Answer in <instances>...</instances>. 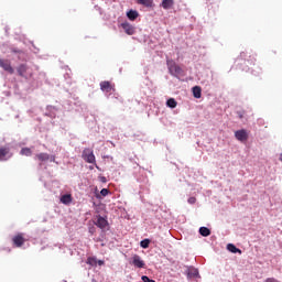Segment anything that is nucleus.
I'll use <instances>...</instances> for the list:
<instances>
[{
    "mask_svg": "<svg viewBox=\"0 0 282 282\" xmlns=\"http://www.w3.org/2000/svg\"><path fill=\"white\" fill-rule=\"evenodd\" d=\"M17 72L19 74V76H21L22 78H32L33 76V72L32 68H30V66H28V64H21L18 66Z\"/></svg>",
    "mask_w": 282,
    "mask_h": 282,
    "instance_id": "f257e3e1",
    "label": "nucleus"
},
{
    "mask_svg": "<svg viewBox=\"0 0 282 282\" xmlns=\"http://www.w3.org/2000/svg\"><path fill=\"white\" fill-rule=\"evenodd\" d=\"M82 158L88 164H96V155H94V150L91 149H88V148L84 149L82 153Z\"/></svg>",
    "mask_w": 282,
    "mask_h": 282,
    "instance_id": "f03ea898",
    "label": "nucleus"
},
{
    "mask_svg": "<svg viewBox=\"0 0 282 282\" xmlns=\"http://www.w3.org/2000/svg\"><path fill=\"white\" fill-rule=\"evenodd\" d=\"M167 69L172 76H180V74H182V67H180L173 59L167 61Z\"/></svg>",
    "mask_w": 282,
    "mask_h": 282,
    "instance_id": "7ed1b4c3",
    "label": "nucleus"
},
{
    "mask_svg": "<svg viewBox=\"0 0 282 282\" xmlns=\"http://www.w3.org/2000/svg\"><path fill=\"white\" fill-rule=\"evenodd\" d=\"M28 240L25 239V234L19 232L12 237V243L14 248H21Z\"/></svg>",
    "mask_w": 282,
    "mask_h": 282,
    "instance_id": "20e7f679",
    "label": "nucleus"
},
{
    "mask_svg": "<svg viewBox=\"0 0 282 282\" xmlns=\"http://www.w3.org/2000/svg\"><path fill=\"white\" fill-rule=\"evenodd\" d=\"M0 67L9 74H14V68L12 67V64L10 63L9 59L0 58Z\"/></svg>",
    "mask_w": 282,
    "mask_h": 282,
    "instance_id": "39448f33",
    "label": "nucleus"
},
{
    "mask_svg": "<svg viewBox=\"0 0 282 282\" xmlns=\"http://www.w3.org/2000/svg\"><path fill=\"white\" fill-rule=\"evenodd\" d=\"M121 28L128 34V36H133V34H135V26L129 22L121 23Z\"/></svg>",
    "mask_w": 282,
    "mask_h": 282,
    "instance_id": "423d86ee",
    "label": "nucleus"
},
{
    "mask_svg": "<svg viewBox=\"0 0 282 282\" xmlns=\"http://www.w3.org/2000/svg\"><path fill=\"white\" fill-rule=\"evenodd\" d=\"M235 138L239 142H247L248 140V131L246 129H241L235 132Z\"/></svg>",
    "mask_w": 282,
    "mask_h": 282,
    "instance_id": "0eeeda50",
    "label": "nucleus"
},
{
    "mask_svg": "<svg viewBox=\"0 0 282 282\" xmlns=\"http://www.w3.org/2000/svg\"><path fill=\"white\" fill-rule=\"evenodd\" d=\"M95 226H97V228H100L102 230L109 226V221H107V219H105V217H102V216H97Z\"/></svg>",
    "mask_w": 282,
    "mask_h": 282,
    "instance_id": "6e6552de",
    "label": "nucleus"
},
{
    "mask_svg": "<svg viewBox=\"0 0 282 282\" xmlns=\"http://www.w3.org/2000/svg\"><path fill=\"white\" fill-rule=\"evenodd\" d=\"M132 265H134V268H144L145 263L140 256L134 254L132 257Z\"/></svg>",
    "mask_w": 282,
    "mask_h": 282,
    "instance_id": "1a4fd4ad",
    "label": "nucleus"
},
{
    "mask_svg": "<svg viewBox=\"0 0 282 282\" xmlns=\"http://www.w3.org/2000/svg\"><path fill=\"white\" fill-rule=\"evenodd\" d=\"M100 89L101 91H106V94H109L110 91H113V85H111L110 82H101L100 83Z\"/></svg>",
    "mask_w": 282,
    "mask_h": 282,
    "instance_id": "9d476101",
    "label": "nucleus"
},
{
    "mask_svg": "<svg viewBox=\"0 0 282 282\" xmlns=\"http://www.w3.org/2000/svg\"><path fill=\"white\" fill-rule=\"evenodd\" d=\"M197 276H199V270H197L196 268H188L187 269V278L188 279H197Z\"/></svg>",
    "mask_w": 282,
    "mask_h": 282,
    "instance_id": "9b49d317",
    "label": "nucleus"
},
{
    "mask_svg": "<svg viewBox=\"0 0 282 282\" xmlns=\"http://www.w3.org/2000/svg\"><path fill=\"white\" fill-rule=\"evenodd\" d=\"M10 155V148H0V162L8 160Z\"/></svg>",
    "mask_w": 282,
    "mask_h": 282,
    "instance_id": "f8f14e48",
    "label": "nucleus"
},
{
    "mask_svg": "<svg viewBox=\"0 0 282 282\" xmlns=\"http://www.w3.org/2000/svg\"><path fill=\"white\" fill-rule=\"evenodd\" d=\"M175 6L174 0H162L161 7L163 10H171Z\"/></svg>",
    "mask_w": 282,
    "mask_h": 282,
    "instance_id": "ddd939ff",
    "label": "nucleus"
},
{
    "mask_svg": "<svg viewBox=\"0 0 282 282\" xmlns=\"http://www.w3.org/2000/svg\"><path fill=\"white\" fill-rule=\"evenodd\" d=\"M35 158H36V160H39V162L50 161V154L44 153V152L36 154Z\"/></svg>",
    "mask_w": 282,
    "mask_h": 282,
    "instance_id": "4468645a",
    "label": "nucleus"
},
{
    "mask_svg": "<svg viewBox=\"0 0 282 282\" xmlns=\"http://www.w3.org/2000/svg\"><path fill=\"white\" fill-rule=\"evenodd\" d=\"M127 17L130 21H135V19H138V17H140V14L135 10H130L127 12Z\"/></svg>",
    "mask_w": 282,
    "mask_h": 282,
    "instance_id": "2eb2a0df",
    "label": "nucleus"
},
{
    "mask_svg": "<svg viewBox=\"0 0 282 282\" xmlns=\"http://www.w3.org/2000/svg\"><path fill=\"white\" fill-rule=\"evenodd\" d=\"M139 6H144L145 8H153V0H137Z\"/></svg>",
    "mask_w": 282,
    "mask_h": 282,
    "instance_id": "dca6fc26",
    "label": "nucleus"
},
{
    "mask_svg": "<svg viewBox=\"0 0 282 282\" xmlns=\"http://www.w3.org/2000/svg\"><path fill=\"white\" fill-rule=\"evenodd\" d=\"M193 96L194 98H202V87L199 86L193 87Z\"/></svg>",
    "mask_w": 282,
    "mask_h": 282,
    "instance_id": "f3484780",
    "label": "nucleus"
},
{
    "mask_svg": "<svg viewBox=\"0 0 282 282\" xmlns=\"http://www.w3.org/2000/svg\"><path fill=\"white\" fill-rule=\"evenodd\" d=\"M227 250H229V252H232L234 254H237V252H239V254H241V251L239 248H237L235 245L229 243L227 245Z\"/></svg>",
    "mask_w": 282,
    "mask_h": 282,
    "instance_id": "a211bd4d",
    "label": "nucleus"
},
{
    "mask_svg": "<svg viewBox=\"0 0 282 282\" xmlns=\"http://www.w3.org/2000/svg\"><path fill=\"white\" fill-rule=\"evenodd\" d=\"M199 235H202V237H210V229H208V227H200Z\"/></svg>",
    "mask_w": 282,
    "mask_h": 282,
    "instance_id": "6ab92c4d",
    "label": "nucleus"
},
{
    "mask_svg": "<svg viewBox=\"0 0 282 282\" xmlns=\"http://www.w3.org/2000/svg\"><path fill=\"white\" fill-rule=\"evenodd\" d=\"M62 204H72V195L65 194L61 197Z\"/></svg>",
    "mask_w": 282,
    "mask_h": 282,
    "instance_id": "aec40b11",
    "label": "nucleus"
},
{
    "mask_svg": "<svg viewBox=\"0 0 282 282\" xmlns=\"http://www.w3.org/2000/svg\"><path fill=\"white\" fill-rule=\"evenodd\" d=\"M20 155H25L26 158H30L32 155V149L22 148L20 151Z\"/></svg>",
    "mask_w": 282,
    "mask_h": 282,
    "instance_id": "412c9836",
    "label": "nucleus"
},
{
    "mask_svg": "<svg viewBox=\"0 0 282 282\" xmlns=\"http://www.w3.org/2000/svg\"><path fill=\"white\" fill-rule=\"evenodd\" d=\"M166 105L170 109H175V107H177V101L174 98H170L167 99Z\"/></svg>",
    "mask_w": 282,
    "mask_h": 282,
    "instance_id": "4be33fe9",
    "label": "nucleus"
},
{
    "mask_svg": "<svg viewBox=\"0 0 282 282\" xmlns=\"http://www.w3.org/2000/svg\"><path fill=\"white\" fill-rule=\"evenodd\" d=\"M150 243H151V240L144 239V240H142V241L140 242V246H141V248L147 249V248H149Z\"/></svg>",
    "mask_w": 282,
    "mask_h": 282,
    "instance_id": "5701e85b",
    "label": "nucleus"
},
{
    "mask_svg": "<svg viewBox=\"0 0 282 282\" xmlns=\"http://www.w3.org/2000/svg\"><path fill=\"white\" fill-rule=\"evenodd\" d=\"M248 58V52H241L238 61H246Z\"/></svg>",
    "mask_w": 282,
    "mask_h": 282,
    "instance_id": "b1692460",
    "label": "nucleus"
},
{
    "mask_svg": "<svg viewBox=\"0 0 282 282\" xmlns=\"http://www.w3.org/2000/svg\"><path fill=\"white\" fill-rule=\"evenodd\" d=\"M100 195H102V197H107V195H109V189L102 188V189L100 191Z\"/></svg>",
    "mask_w": 282,
    "mask_h": 282,
    "instance_id": "393cba45",
    "label": "nucleus"
},
{
    "mask_svg": "<svg viewBox=\"0 0 282 282\" xmlns=\"http://www.w3.org/2000/svg\"><path fill=\"white\" fill-rule=\"evenodd\" d=\"M249 58H251V59H247L248 63H249V65H254V61H257V59L254 58V55H249Z\"/></svg>",
    "mask_w": 282,
    "mask_h": 282,
    "instance_id": "a878e982",
    "label": "nucleus"
},
{
    "mask_svg": "<svg viewBox=\"0 0 282 282\" xmlns=\"http://www.w3.org/2000/svg\"><path fill=\"white\" fill-rule=\"evenodd\" d=\"M87 263H88L89 265H96V260H95V258H88V259H87Z\"/></svg>",
    "mask_w": 282,
    "mask_h": 282,
    "instance_id": "bb28decb",
    "label": "nucleus"
},
{
    "mask_svg": "<svg viewBox=\"0 0 282 282\" xmlns=\"http://www.w3.org/2000/svg\"><path fill=\"white\" fill-rule=\"evenodd\" d=\"M142 281L143 282H155V280H151V279H149V276H147V275H142Z\"/></svg>",
    "mask_w": 282,
    "mask_h": 282,
    "instance_id": "cd10ccee",
    "label": "nucleus"
},
{
    "mask_svg": "<svg viewBox=\"0 0 282 282\" xmlns=\"http://www.w3.org/2000/svg\"><path fill=\"white\" fill-rule=\"evenodd\" d=\"M195 202H197V198H195V197L188 198V204H195Z\"/></svg>",
    "mask_w": 282,
    "mask_h": 282,
    "instance_id": "c85d7f7f",
    "label": "nucleus"
},
{
    "mask_svg": "<svg viewBox=\"0 0 282 282\" xmlns=\"http://www.w3.org/2000/svg\"><path fill=\"white\" fill-rule=\"evenodd\" d=\"M89 232H90V235H94V232H96V227H90Z\"/></svg>",
    "mask_w": 282,
    "mask_h": 282,
    "instance_id": "c756f323",
    "label": "nucleus"
},
{
    "mask_svg": "<svg viewBox=\"0 0 282 282\" xmlns=\"http://www.w3.org/2000/svg\"><path fill=\"white\" fill-rule=\"evenodd\" d=\"M50 162H56V156H54V155H52V156H50Z\"/></svg>",
    "mask_w": 282,
    "mask_h": 282,
    "instance_id": "7c9ffc66",
    "label": "nucleus"
},
{
    "mask_svg": "<svg viewBox=\"0 0 282 282\" xmlns=\"http://www.w3.org/2000/svg\"><path fill=\"white\" fill-rule=\"evenodd\" d=\"M12 52H14V54L21 53V51H20V50H17V48H13Z\"/></svg>",
    "mask_w": 282,
    "mask_h": 282,
    "instance_id": "2f4dec72",
    "label": "nucleus"
},
{
    "mask_svg": "<svg viewBox=\"0 0 282 282\" xmlns=\"http://www.w3.org/2000/svg\"><path fill=\"white\" fill-rule=\"evenodd\" d=\"M99 265H105V261H102V260H99Z\"/></svg>",
    "mask_w": 282,
    "mask_h": 282,
    "instance_id": "473e14b6",
    "label": "nucleus"
},
{
    "mask_svg": "<svg viewBox=\"0 0 282 282\" xmlns=\"http://www.w3.org/2000/svg\"><path fill=\"white\" fill-rule=\"evenodd\" d=\"M280 162H282V153L280 154Z\"/></svg>",
    "mask_w": 282,
    "mask_h": 282,
    "instance_id": "72a5a7b5",
    "label": "nucleus"
},
{
    "mask_svg": "<svg viewBox=\"0 0 282 282\" xmlns=\"http://www.w3.org/2000/svg\"><path fill=\"white\" fill-rule=\"evenodd\" d=\"M239 118H243V115H239Z\"/></svg>",
    "mask_w": 282,
    "mask_h": 282,
    "instance_id": "f704fd0d",
    "label": "nucleus"
},
{
    "mask_svg": "<svg viewBox=\"0 0 282 282\" xmlns=\"http://www.w3.org/2000/svg\"><path fill=\"white\" fill-rule=\"evenodd\" d=\"M95 166H96V169H99L98 165H95Z\"/></svg>",
    "mask_w": 282,
    "mask_h": 282,
    "instance_id": "c9c22d12",
    "label": "nucleus"
},
{
    "mask_svg": "<svg viewBox=\"0 0 282 282\" xmlns=\"http://www.w3.org/2000/svg\"><path fill=\"white\" fill-rule=\"evenodd\" d=\"M102 182H105V177L102 178Z\"/></svg>",
    "mask_w": 282,
    "mask_h": 282,
    "instance_id": "e433bc0d",
    "label": "nucleus"
}]
</instances>
